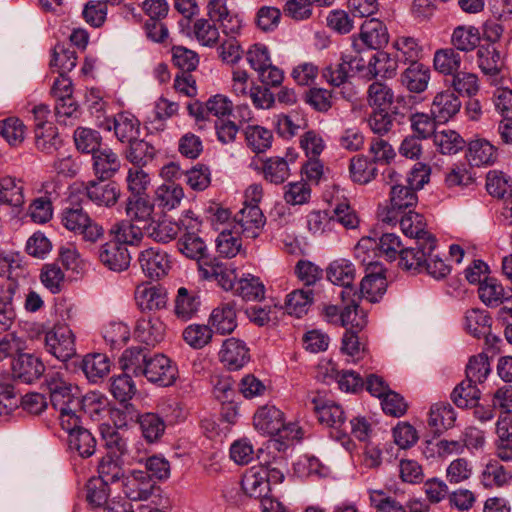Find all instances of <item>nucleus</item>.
<instances>
[{"label": "nucleus", "mask_w": 512, "mask_h": 512, "mask_svg": "<svg viewBox=\"0 0 512 512\" xmlns=\"http://www.w3.org/2000/svg\"><path fill=\"white\" fill-rule=\"evenodd\" d=\"M253 424L263 434L278 437V439L270 441L273 448L278 451L282 450L283 446H286L280 440L294 439L298 433V429L294 424H285L283 412L275 406L259 408L253 417Z\"/></svg>", "instance_id": "nucleus-1"}, {"label": "nucleus", "mask_w": 512, "mask_h": 512, "mask_svg": "<svg viewBox=\"0 0 512 512\" xmlns=\"http://www.w3.org/2000/svg\"><path fill=\"white\" fill-rule=\"evenodd\" d=\"M62 226L75 235H80L86 242L95 243L104 234V229L96 223L83 207L76 202H70L60 213Z\"/></svg>", "instance_id": "nucleus-2"}, {"label": "nucleus", "mask_w": 512, "mask_h": 512, "mask_svg": "<svg viewBox=\"0 0 512 512\" xmlns=\"http://www.w3.org/2000/svg\"><path fill=\"white\" fill-rule=\"evenodd\" d=\"M310 408L314 411L318 421L335 432L337 440L348 437V424L346 416L339 404L315 394L308 398Z\"/></svg>", "instance_id": "nucleus-3"}, {"label": "nucleus", "mask_w": 512, "mask_h": 512, "mask_svg": "<svg viewBox=\"0 0 512 512\" xmlns=\"http://www.w3.org/2000/svg\"><path fill=\"white\" fill-rule=\"evenodd\" d=\"M359 301L360 299L351 297L345 302L342 300L341 307L325 305L322 312L324 320L336 326L364 329L368 323L367 313L360 307Z\"/></svg>", "instance_id": "nucleus-4"}, {"label": "nucleus", "mask_w": 512, "mask_h": 512, "mask_svg": "<svg viewBox=\"0 0 512 512\" xmlns=\"http://www.w3.org/2000/svg\"><path fill=\"white\" fill-rule=\"evenodd\" d=\"M44 348L56 359L65 362L76 355L75 335L67 325H55L45 333Z\"/></svg>", "instance_id": "nucleus-5"}, {"label": "nucleus", "mask_w": 512, "mask_h": 512, "mask_svg": "<svg viewBox=\"0 0 512 512\" xmlns=\"http://www.w3.org/2000/svg\"><path fill=\"white\" fill-rule=\"evenodd\" d=\"M45 385L50 395V402L57 411L75 408L77 397L72 392V385L60 371H49L45 376Z\"/></svg>", "instance_id": "nucleus-6"}, {"label": "nucleus", "mask_w": 512, "mask_h": 512, "mask_svg": "<svg viewBox=\"0 0 512 512\" xmlns=\"http://www.w3.org/2000/svg\"><path fill=\"white\" fill-rule=\"evenodd\" d=\"M418 202V197L413 188L408 185L395 184L390 189V205L381 213V219L387 224H395L400 214L411 210Z\"/></svg>", "instance_id": "nucleus-7"}, {"label": "nucleus", "mask_w": 512, "mask_h": 512, "mask_svg": "<svg viewBox=\"0 0 512 512\" xmlns=\"http://www.w3.org/2000/svg\"><path fill=\"white\" fill-rule=\"evenodd\" d=\"M137 261L143 274L151 280H160L172 268L170 255L160 247H149L139 252Z\"/></svg>", "instance_id": "nucleus-8"}, {"label": "nucleus", "mask_w": 512, "mask_h": 512, "mask_svg": "<svg viewBox=\"0 0 512 512\" xmlns=\"http://www.w3.org/2000/svg\"><path fill=\"white\" fill-rule=\"evenodd\" d=\"M389 41V34L384 23L376 18L363 22L358 37L353 38L352 47L355 52L361 53L365 49L378 50Z\"/></svg>", "instance_id": "nucleus-9"}, {"label": "nucleus", "mask_w": 512, "mask_h": 512, "mask_svg": "<svg viewBox=\"0 0 512 512\" xmlns=\"http://www.w3.org/2000/svg\"><path fill=\"white\" fill-rule=\"evenodd\" d=\"M279 156L266 157L265 159L253 157L249 163V168L262 175L263 179L271 184H283L290 177L289 161H293Z\"/></svg>", "instance_id": "nucleus-10"}, {"label": "nucleus", "mask_w": 512, "mask_h": 512, "mask_svg": "<svg viewBox=\"0 0 512 512\" xmlns=\"http://www.w3.org/2000/svg\"><path fill=\"white\" fill-rule=\"evenodd\" d=\"M265 222V216L259 206L245 202L233 217V229L236 234L255 239L260 235Z\"/></svg>", "instance_id": "nucleus-11"}, {"label": "nucleus", "mask_w": 512, "mask_h": 512, "mask_svg": "<svg viewBox=\"0 0 512 512\" xmlns=\"http://www.w3.org/2000/svg\"><path fill=\"white\" fill-rule=\"evenodd\" d=\"M326 274L331 283L343 287L340 292L341 300L345 302L346 299H350L351 297L360 299L357 290L352 286L356 270L349 260H334L329 264Z\"/></svg>", "instance_id": "nucleus-12"}, {"label": "nucleus", "mask_w": 512, "mask_h": 512, "mask_svg": "<svg viewBox=\"0 0 512 512\" xmlns=\"http://www.w3.org/2000/svg\"><path fill=\"white\" fill-rule=\"evenodd\" d=\"M151 382L162 387H168L175 383L178 378L177 365L164 354H154L146 363L143 375Z\"/></svg>", "instance_id": "nucleus-13"}, {"label": "nucleus", "mask_w": 512, "mask_h": 512, "mask_svg": "<svg viewBox=\"0 0 512 512\" xmlns=\"http://www.w3.org/2000/svg\"><path fill=\"white\" fill-rule=\"evenodd\" d=\"M387 288V280L385 270L378 262L369 260L366 267V275L360 282L361 298L367 299L369 302H378L384 295Z\"/></svg>", "instance_id": "nucleus-14"}, {"label": "nucleus", "mask_w": 512, "mask_h": 512, "mask_svg": "<svg viewBox=\"0 0 512 512\" xmlns=\"http://www.w3.org/2000/svg\"><path fill=\"white\" fill-rule=\"evenodd\" d=\"M99 126L107 131L113 129L117 140L124 144L140 136V121L129 112H120L113 118H106Z\"/></svg>", "instance_id": "nucleus-15"}, {"label": "nucleus", "mask_w": 512, "mask_h": 512, "mask_svg": "<svg viewBox=\"0 0 512 512\" xmlns=\"http://www.w3.org/2000/svg\"><path fill=\"white\" fill-rule=\"evenodd\" d=\"M121 481L123 493L132 501L147 500L153 494L155 481L143 470H132Z\"/></svg>", "instance_id": "nucleus-16"}, {"label": "nucleus", "mask_w": 512, "mask_h": 512, "mask_svg": "<svg viewBox=\"0 0 512 512\" xmlns=\"http://www.w3.org/2000/svg\"><path fill=\"white\" fill-rule=\"evenodd\" d=\"M45 372V365L39 356L21 353L12 362L13 377L25 384L39 380Z\"/></svg>", "instance_id": "nucleus-17"}, {"label": "nucleus", "mask_w": 512, "mask_h": 512, "mask_svg": "<svg viewBox=\"0 0 512 512\" xmlns=\"http://www.w3.org/2000/svg\"><path fill=\"white\" fill-rule=\"evenodd\" d=\"M100 433L104 442L107 456L117 457L125 460L130 457L132 460L141 463L144 459L139 454L132 455L128 439L124 437L115 427L109 424L100 426Z\"/></svg>", "instance_id": "nucleus-18"}, {"label": "nucleus", "mask_w": 512, "mask_h": 512, "mask_svg": "<svg viewBox=\"0 0 512 512\" xmlns=\"http://www.w3.org/2000/svg\"><path fill=\"white\" fill-rule=\"evenodd\" d=\"M219 359L228 370L237 371L250 361V350L244 341L231 337L223 342Z\"/></svg>", "instance_id": "nucleus-19"}, {"label": "nucleus", "mask_w": 512, "mask_h": 512, "mask_svg": "<svg viewBox=\"0 0 512 512\" xmlns=\"http://www.w3.org/2000/svg\"><path fill=\"white\" fill-rule=\"evenodd\" d=\"M465 157L472 167L492 166L498 159V149L485 138L476 136L466 143Z\"/></svg>", "instance_id": "nucleus-20"}, {"label": "nucleus", "mask_w": 512, "mask_h": 512, "mask_svg": "<svg viewBox=\"0 0 512 512\" xmlns=\"http://www.w3.org/2000/svg\"><path fill=\"white\" fill-rule=\"evenodd\" d=\"M199 273L206 280L216 281L224 290L234 291L237 275L227 264L217 259L204 260L199 264Z\"/></svg>", "instance_id": "nucleus-21"}, {"label": "nucleus", "mask_w": 512, "mask_h": 512, "mask_svg": "<svg viewBox=\"0 0 512 512\" xmlns=\"http://www.w3.org/2000/svg\"><path fill=\"white\" fill-rule=\"evenodd\" d=\"M87 198L97 206L112 207L120 197V187L116 182L90 180L85 185Z\"/></svg>", "instance_id": "nucleus-22"}, {"label": "nucleus", "mask_w": 512, "mask_h": 512, "mask_svg": "<svg viewBox=\"0 0 512 512\" xmlns=\"http://www.w3.org/2000/svg\"><path fill=\"white\" fill-rule=\"evenodd\" d=\"M20 285L15 280H8L0 286V330L7 331L16 320L15 299Z\"/></svg>", "instance_id": "nucleus-23"}, {"label": "nucleus", "mask_w": 512, "mask_h": 512, "mask_svg": "<svg viewBox=\"0 0 512 512\" xmlns=\"http://www.w3.org/2000/svg\"><path fill=\"white\" fill-rule=\"evenodd\" d=\"M462 103L453 91L438 92L431 103L430 113L439 124H444L454 118L460 111Z\"/></svg>", "instance_id": "nucleus-24"}, {"label": "nucleus", "mask_w": 512, "mask_h": 512, "mask_svg": "<svg viewBox=\"0 0 512 512\" xmlns=\"http://www.w3.org/2000/svg\"><path fill=\"white\" fill-rule=\"evenodd\" d=\"M402 232L410 238L415 240H426L431 248L434 243H437L436 237L426 230V222L423 215L408 210L400 214L398 221Z\"/></svg>", "instance_id": "nucleus-25"}, {"label": "nucleus", "mask_w": 512, "mask_h": 512, "mask_svg": "<svg viewBox=\"0 0 512 512\" xmlns=\"http://www.w3.org/2000/svg\"><path fill=\"white\" fill-rule=\"evenodd\" d=\"M415 247L403 248L399 258V266L404 270L422 271L426 257L435 251L437 243L430 248L426 240H415Z\"/></svg>", "instance_id": "nucleus-26"}, {"label": "nucleus", "mask_w": 512, "mask_h": 512, "mask_svg": "<svg viewBox=\"0 0 512 512\" xmlns=\"http://www.w3.org/2000/svg\"><path fill=\"white\" fill-rule=\"evenodd\" d=\"M99 259L110 270L121 272L129 267L131 256L126 246L111 240L101 246Z\"/></svg>", "instance_id": "nucleus-27"}, {"label": "nucleus", "mask_w": 512, "mask_h": 512, "mask_svg": "<svg viewBox=\"0 0 512 512\" xmlns=\"http://www.w3.org/2000/svg\"><path fill=\"white\" fill-rule=\"evenodd\" d=\"M165 325L160 318L152 315L143 316L136 322L135 337L148 346H155L164 338Z\"/></svg>", "instance_id": "nucleus-28"}, {"label": "nucleus", "mask_w": 512, "mask_h": 512, "mask_svg": "<svg viewBox=\"0 0 512 512\" xmlns=\"http://www.w3.org/2000/svg\"><path fill=\"white\" fill-rule=\"evenodd\" d=\"M209 324L210 328L218 334L232 333L237 327L235 304L226 302L214 308L209 317Z\"/></svg>", "instance_id": "nucleus-29"}, {"label": "nucleus", "mask_w": 512, "mask_h": 512, "mask_svg": "<svg viewBox=\"0 0 512 512\" xmlns=\"http://www.w3.org/2000/svg\"><path fill=\"white\" fill-rule=\"evenodd\" d=\"M398 59L386 51L379 50L368 61V81L377 77L392 79L397 74Z\"/></svg>", "instance_id": "nucleus-30"}, {"label": "nucleus", "mask_w": 512, "mask_h": 512, "mask_svg": "<svg viewBox=\"0 0 512 512\" xmlns=\"http://www.w3.org/2000/svg\"><path fill=\"white\" fill-rule=\"evenodd\" d=\"M135 301L142 311L160 310L166 307L168 297L161 286H138L135 290Z\"/></svg>", "instance_id": "nucleus-31"}, {"label": "nucleus", "mask_w": 512, "mask_h": 512, "mask_svg": "<svg viewBox=\"0 0 512 512\" xmlns=\"http://www.w3.org/2000/svg\"><path fill=\"white\" fill-rule=\"evenodd\" d=\"M92 162L94 174L100 180L111 179L121 167L118 155L110 148L96 151L92 155Z\"/></svg>", "instance_id": "nucleus-32"}, {"label": "nucleus", "mask_w": 512, "mask_h": 512, "mask_svg": "<svg viewBox=\"0 0 512 512\" xmlns=\"http://www.w3.org/2000/svg\"><path fill=\"white\" fill-rule=\"evenodd\" d=\"M207 11L210 20L220 22L224 34L235 35L239 32L241 22L237 16L230 14L226 0H210Z\"/></svg>", "instance_id": "nucleus-33"}, {"label": "nucleus", "mask_w": 512, "mask_h": 512, "mask_svg": "<svg viewBox=\"0 0 512 512\" xmlns=\"http://www.w3.org/2000/svg\"><path fill=\"white\" fill-rule=\"evenodd\" d=\"M395 50V57L399 62L412 64L420 62L423 54V47L420 40L410 35H398L392 43Z\"/></svg>", "instance_id": "nucleus-34"}, {"label": "nucleus", "mask_w": 512, "mask_h": 512, "mask_svg": "<svg viewBox=\"0 0 512 512\" xmlns=\"http://www.w3.org/2000/svg\"><path fill=\"white\" fill-rule=\"evenodd\" d=\"M267 477L262 466H253L243 475L241 485L243 491L250 497L259 499L269 493Z\"/></svg>", "instance_id": "nucleus-35"}, {"label": "nucleus", "mask_w": 512, "mask_h": 512, "mask_svg": "<svg viewBox=\"0 0 512 512\" xmlns=\"http://www.w3.org/2000/svg\"><path fill=\"white\" fill-rule=\"evenodd\" d=\"M429 80L430 69L421 62L409 64L401 74V83L413 93L425 91Z\"/></svg>", "instance_id": "nucleus-36"}, {"label": "nucleus", "mask_w": 512, "mask_h": 512, "mask_svg": "<svg viewBox=\"0 0 512 512\" xmlns=\"http://www.w3.org/2000/svg\"><path fill=\"white\" fill-rule=\"evenodd\" d=\"M456 420V413L449 403H436L431 406L428 426L434 434H441L451 428Z\"/></svg>", "instance_id": "nucleus-37"}, {"label": "nucleus", "mask_w": 512, "mask_h": 512, "mask_svg": "<svg viewBox=\"0 0 512 512\" xmlns=\"http://www.w3.org/2000/svg\"><path fill=\"white\" fill-rule=\"evenodd\" d=\"M76 409L79 413L88 416L92 420H99L107 410L108 399L100 392L91 391L83 397H77Z\"/></svg>", "instance_id": "nucleus-38"}, {"label": "nucleus", "mask_w": 512, "mask_h": 512, "mask_svg": "<svg viewBox=\"0 0 512 512\" xmlns=\"http://www.w3.org/2000/svg\"><path fill=\"white\" fill-rule=\"evenodd\" d=\"M349 174L353 182L365 185L376 178L378 169L372 159L356 155L350 159Z\"/></svg>", "instance_id": "nucleus-39"}, {"label": "nucleus", "mask_w": 512, "mask_h": 512, "mask_svg": "<svg viewBox=\"0 0 512 512\" xmlns=\"http://www.w3.org/2000/svg\"><path fill=\"white\" fill-rule=\"evenodd\" d=\"M233 292L245 301H261L265 298L263 282L252 274H244L238 279Z\"/></svg>", "instance_id": "nucleus-40"}, {"label": "nucleus", "mask_w": 512, "mask_h": 512, "mask_svg": "<svg viewBox=\"0 0 512 512\" xmlns=\"http://www.w3.org/2000/svg\"><path fill=\"white\" fill-rule=\"evenodd\" d=\"M178 250L187 258L197 260L198 265L207 257V247L204 240L194 232H186L177 241Z\"/></svg>", "instance_id": "nucleus-41"}, {"label": "nucleus", "mask_w": 512, "mask_h": 512, "mask_svg": "<svg viewBox=\"0 0 512 512\" xmlns=\"http://www.w3.org/2000/svg\"><path fill=\"white\" fill-rule=\"evenodd\" d=\"M77 59L76 51L71 46L57 43L52 50L50 67L59 75L68 74L76 67Z\"/></svg>", "instance_id": "nucleus-42"}, {"label": "nucleus", "mask_w": 512, "mask_h": 512, "mask_svg": "<svg viewBox=\"0 0 512 512\" xmlns=\"http://www.w3.org/2000/svg\"><path fill=\"white\" fill-rule=\"evenodd\" d=\"M24 186L20 179L5 176L0 179V206L21 207L24 204Z\"/></svg>", "instance_id": "nucleus-43"}, {"label": "nucleus", "mask_w": 512, "mask_h": 512, "mask_svg": "<svg viewBox=\"0 0 512 512\" xmlns=\"http://www.w3.org/2000/svg\"><path fill=\"white\" fill-rule=\"evenodd\" d=\"M112 241L118 242L123 246L138 245L142 238V228L133 224L129 220H122L114 223L110 229Z\"/></svg>", "instance_id": "nucleus-44"}, {"label": "nucleus", "mask_w": 512, "mask_h": 512, "mask_svg": "<svg viewBox=\"0 0 512 512\" xmlns=\"http://www.w3.org/2000/svg\"><path fill=\"white\" fill-rule=\"evenodd\" d=\"M82 370L90 382L96 383L109 373L110 360L105 354H88L82 360Z\"/></svg>", "instance_id": "nucleus-45"}, {"label": "nucleus", "mask_w": 512, "mask_h": 512, "mask_svg": "<svg viewBox=\"0 0 512 512\" xmlns=\"http://www.w3.org/2000/svg\"><path fill=\"white\" fill-rule=\"evenodd\" d=\"M433 143L443 155H454L466 146L464 138L455 130L443 129L437 131Z\"/></svg>", "instance_id": "nucleus-46"}, {"label": "nucleus", "mask_w": 512, "mask_h": 512, "mask_svg": "<svg viewBox=\"0 0 512 512\" xmlns=\"http://www.w3.org/2000/svg\"><path fill=\"white\" fill-rule=\"evenodd\" d=\"M462 58L454 48L439 49L435 52L433 65L437 72L453 76L460 71Z\"/></svg>", "instance_id": "nucleus-47"}, {"label": "nucleus", "mask_w": 512, "mask_h": 512, "mask_svg": "<svg viewBox=\"0 0 512 512\" xmlns=\"http://www.w3.org/2000/svg\"><path fill=\"white\" fill-rule=\"evenodd\" d=\"M247 146L255 153H264L272 146V131L259 125H248L244 130Z\"/></svg>", "instance_id": "nucleus-48"}, {"label": "nucleus", "mask_w": 512, "mask_h": 512, "mask_svg": "<svg viewBox=\"0 0 512 512\" xmlns=\"http://www.w3.org/2000/svg\"><path fill=\"white\" fill-rule=\"evenodd\" d=\"M507 291L497 279L486 276L478 288L480 300L487 306L496 307L508 300Z\"/></svg>", "instance_id": "nucleus-49"}, {"label": "nucleus", "mask_w": 512, "mask_h": 512, "mask_svg": "<svg viewBox=\"0 0 512 512\" xmlns=\"http://www.w3.org/2000/svg\"><path fill=\"white\" fill-rule=\"evenodd\" d=\"M183 197V188L175 182H166L160 185L155 192V201L165 211L178 207Z\"/></svg>", "instance_id": "nucleus-50"}, {"label": "nucleus", "mask_w": 512, "mask_h": 512, "mask_svg": "<svg viewBox=\"0 0 512 512\" xmlns=\"http://www.w3.org/2000/svg\"><path fill=\"white\" fill-rule=\"evenodd\" d=\"M477 57L479 68L484 74L495 76L502 70L503 58L494 45L480 46Z\"/></svg>", "instance_id": "nucleus-51"}, {"label": "nucleus", "mask_w": 512, "mask_h": 512, "mask_svg": "<svg viewBox=\"0 0 512 512\" xmlns=\"http://www.w3.org/2000/svg\"><path fill=\"white\" fill-rule=\"evenodd\" d=\"M314 294L311 289H297L289 293L285 301V309L289 315H294L301 318L307 314L311 307Z\"/></svg>", "instance_id": "nucleus-52"}, {"label": "nucleus", "mask_w": 512, "mask_h": 512, "mask_svg": "<svg viewBox=\"0 0 512 512\" xmlns=\"http://www.w3.org/2000/svg\"><path fill=\"white\" fill-rule=\"evenodd\" d=\"M150 356L148 351L139 347L126 349L120 358V364L126 373L131 372L135 376H142Z\"/></svg>", "instance_id": "nucleus-53"}, {"label": "nucleus", "mask_w": 512, "mask_h": 512, "mask_svg": "<svg viewBox=\"0 0 512 512\" xmlns=\"http://www.w3.org/2000/svg\"><path fill=\"white\" fill-rule=\"evenodd\" d=\"M367 102L373 109H388L394 102V92L389 85L376 80L368 86Z\"/></svg>", "instance_id": "nucleus-54"}, {"label": "nucleus", "mask_w": 512, "mask_h": 512, "mask_svg": "<svg viewBox=\"0 0 512 512\" xmlns=\"http://www.w3.org/2000/svg\"><path fill=\"white\" fill-rule=\"evenodd\" d=\"M200 306L199 297L188 291L185 287H180L175 299L174 311L176 316L187 321L191 319L198 311Z\"/></svg>", "instance_id": "nucleus-55"}, {"label": "nucleus", "mask_w": 512, "mask_h": 512, "mask_svg": "<svg viewBox=\"0 0 512 512\" xmlns=\"http://www.w3.org/2000/svg\"><path fill=\"white\" fill-rule=\"evenodd\" d=\"M491 317L485 310L471 309L465 315V329L476 338L485 337L490 332Z\"/></svg>", "instance_id": "nucleus-56"}, {"label": "nucleus", "mask_w": 512, "mask_h": 512, "mask_svg": "<svg viewBox=\"0 0 512 512\" xmlns=\"http://www.w3.org/2000/svg\"><path fill=\"white\" fill-rule=\"evenodd\" d=\"M142 436L148 443L157 442L165 432V422L156 413H144L138 417Z\"/></svg>", "instance_id": "nucleus-57"}, {"label": "nucleus", "mask_w": 512, "mask_h": 512, "mask_svg": "<svg viewBox=\"0 0 512 512\" xmlns=\"http://www.w3.org/2000/svg\"><path fill=\"white\" fill-rule=\"evenodd\" d=\"M490 372L491 367L488 356L484 353L474 355L470 357L466 365V378L464 381H469V383L477 386V384H482L486 381Z\"/></svg>", "instance_id": "nucleus-58"}, {"label": "nucleus", "mask_w": 512, "mask_h": 512, "mask_svg": "<svg viewBox=\"0 0 512 512\" xmlns=\"http://www.w3.org/2000/svg\"><path fill=\"white\" fill-rule=\"evenodd\" d=\"M96 443L95 437L86 428L76 430L68 436L69 449L76 451L83 458H88L95 453Z\"/></svg>", "instance_id": "nucleus-59"}, {"label": "nucleus", "mask_w": 512, "mask_h": 512, "mask_svg": "<svg viewBox=\"0 0 512 512\" xmlns=\"http://www.w3.org/2000/svg\"><path fill=\"white\" fill-rule=\"evenodd\" d=\"M512 480V474L497 460L489 461L481 475L485 487H502Z\"/></svg>", "instance_id": "nucleus-60"}, {"label": "nucleus", "mask_w": 512, "mask_h": 512, "mask_svg": "<svg viewBox=\"0 0 512 512\" xmlns=\"http://www.w3.org/2000/svg\"><path fill=\"white\" fill-rule=\"evenodd\" d=\"M76 149L85 154H94L101 148L102 137L97 130L78 127L73 134Z\"/></svg>", "instance_id": "nucleus-61"}, {"label": "nucleus", "mask_w": 512, "mask_h": 512, "mask_svg": "<svg viewBox=\"0 0 512 512\" xmlns=\"http://www.w3.org/2000/svg\"><path fill=\"white\" fill-rule=\"evenodd\" d=\"M123 459L104 455L98 463L99 479L107 484L120 481L125 475Z\"/></svg>", "instance_id": "nucleus-62"}, {"label": "nucleus", "mask_w": 512, "mask_h": 512, "mask_svg": "<svg viewBox=\"0 0 512 512\" xmlns=\"http://www.w3.org/2000/svg\"><path fill=\"white\" fill-rule=\"evenodd\" d=\"M156 149L145 140L136 138L128 143L126 158L132 164L141 167L152 161L155 157Z\"/></svg>", "instance_id": "nucleus-63"}, {"label": "nucleus", "mask_w": 512, "mask_h": 512, "mask_svg": "<svg viewBox=\"0 0 512 512\" xmlns=\"http://www.w3.org/2000/svg\"><path fill=\"white\" fill-rule=\"evenodd\" d=\"M451 42L456 51L470 52L479 45L480 34L473 26H458L453 31Z\"/></svg>", "instance_id": "nucleus-64"}]
</instances>
